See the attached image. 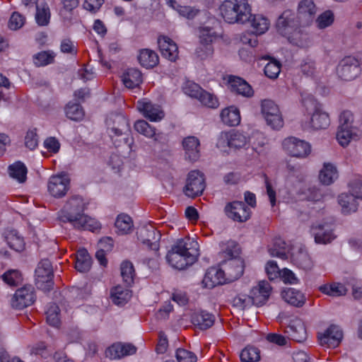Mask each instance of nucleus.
Returning a JSON list of instances; mask_svg holds the SVG:
<instances>
[{"label": "nucleus", "instance_id": "47", "mask_svg": "<svg viewBox=\"0 0 362 362\" xmlns=\"http://www.w3.org/2000/svg\"><path fill=\"white\" fill-rule=\"evenodd\" d=\"M66 117L74 121H80L84 117V111L78 103H68L65 107Z\"/></svg>", "mask_w": 362, "mask_h": 362}, {"label": "nucleus", "instance_id": "20", "mask_svg": "<svg viewBox=\"0 0 362 362\" xmlns=\"http://www.w3.org/2000/svg\"><path fill=\"white\" fill-rule=\"evenodd\" d=\"M316 13V6L313 0H302L298 4V16L303 25H310Z\"/></svg>", "mask_w": 362, "mask_h": 362}, {"label": "nucleus", "instance_id": "1", "mask_svg": "<svg viewBox=\"0 0 362 362\" xmlns=\"http://www.w3.org/2000/svg\"><path fill=\"white\" fill-rule=\"evenodd\" d=\"M84 203L81 197L73 196L58 214L62 223H69L74 228L95 231L100 228V223L95 218L83 214Z\"/></svg>", "mask_w": 362, "mask_h": 362}, {"label": "nucleus", "instance_id": "4", "mask_svg": "<svg viewBox=\"0 0 362 362\" xmlns=\"http://www.w3.org/2000/svg\"><path fill=\"white\" fill-rule=\"evenodd\" d=\"M249 141L250 138L246 133L238 130L222 132L218 136L216 146L223 150L226 147L236 150L245 148Z\"/></svg>", "mask_w": 362, "mask_h": 362}, {"label": "nucleus", "instance_id": "28", "mask_svg": "<svg viewBox=\"0 0 362 362\" xmlns=\"http://www.w3.org/2000/svg\"><path fill=\"white\" fill-rule=\"evenodd\" d=\"M311 230L317 243L327 244L330 243L335 238L331 227L327 224L314 225Z\"/></svg>", "mask_w": 362, "mask_h": 362}, {"label": "nucleus", "instance_id": "58", "mask_svg": "<svg viewBox=\"0 0 362 362\" xmlns=\"http://www.w3.org/2000/svg\"><path fill=\"white\" fill-rule=\"evenodd\" d=\"M334 13L331 11H326L321 13L316 20L317 26L324 29L331 25L334 22Z\"/></svg>", "mask_w": 362, "mask_h": 362}, {"label": "nucleus", "instance_id": "9", "mask_svg": "<svg viewBox=\"0 0 362 362\" xmlns=\"http://www.w3.org/2000/svg\"><path fill=\"white\" fill-rule=\"evenodd\" d=\"M299 26L307 25H303L298 16L291 10L284 11L278 18L276 24L278 33L284 37Z\"/></svg>", "mask_w": 362, "mask_h": 362}, {"label": "nucleus", "instance_id": "53", "mask_svg": "<svg viewBox=\"0 0 362 362\" xmlns=\"http://www.w3.org/2000/svg\"><path fill=\"white\" fill-rule=\"evenodd\" d=\"M218 35L214 28L204 27L199 29V42L204 44L211 45L216 40Z\"/></svg>", "mask_w": 362, "mask_h": 362}, {"label": "nucleus", "instance_id": "44", "mask_svg": "<svg viewBox=\"0 0 362 362\" xmlns=\"http://www.w3.org/2000/svg\"><path fill=\"white\" fill-rule=\"evenodd\" d=\"M319 289L322 293L333 297L344 296L347 292L346 287L339 283L325 284L320 286Z\"/></svg>", "mask_w": 362, "mask_h": 362}, {"label": "nucleus", "instance_id": "41", "mask_svg": "<svg viewBox=\"0 0 362 362\" xmlns=\"http://www.w3.org/2000/svg\"><path fill=\"white\" fill-rule=\"evenodd\" d=\"M9 175L19 183L26 180L28 170L25 164L21 161L16 162L8 166Z\"/></svg>", "mask_w": 362, "mask_h": 362}, {"label": "nucleus", "instance_id": "61", "mask_svg": "<svg viewBox=\"0 0 362 362\" xmlns=\"http://www.w3.org/2000/svg\"><path fill=\"white\" fill-rule=\"evenodd\" d=\"M203 90L198 84L191 81L187 82L183 87V91L186 95L197 99H199Z\"/></svg>", "mask_w": 362, "mask_h": 362}, {"label": "nucleus", "instance_id": "31", "mask_svg": "<svg viewBox=\"0 0 362 362\" xmlns=\"http://www.w3.org/2000/svg\"><path fill=\"white\" fill-rule=\"evenodd\" d=\"M192 324L202 330L211 327L214 323V317L204 310L197 311L192 315Z\"/></svg>", "mask_w": 362, "mask_h": 362}, {"label": "nucleus", "instance_id": "35", "mask_svg": "<svg viewBox=\"0 0 362 362\" xmlns=\"http://www.w3.org/2000/svg\"><path fill=\"white\" fill-rule=\"evenodd\" d=\"M247 22L250 23V25L253 29L252 33H255L257 35H262L267 31L270 25L269 21L266 17L260 14H251Z\"/></svg>", "mask_w": 362, "mask_h": 362}, {"label": "nucleus", "instance_id": "45", "mask_svg": "<svg viewBox=\"0 0 362 362\" xmlns=\"http://www.w3.org/2000/svg\"><path fill=\"white\" fill-rule=\"evenodd\" d=\"M117 229V233L120 234H127L129 233L133 228V221L132 218L124 214L118 215L115 223Z\"/></svg>", "mask_w": 362, "mask_h": 362}, {"label": "nucleus", "instance_id": "26", "mask_svg": "<svg viewBox=\"0 0 362 362\" xmlns=\"http://www.w3.org/2000/svg\"><path fill=\"white\" fill-rule=\"evenodd\" d=\"M223 272H221V268L211 267L209 268L202 280L204 287L212 288L217 285L226 283V277L223 276Z\"/></svg>", "mask_w": 362, "mask_h": 362}, {"label": "nucleus", "instance_id": "24", "mask_svg": "<svg viewBox=\"0 0 362 362\" xmlns=\"http://www.w3.org/2000/svg\"><path fill=\"white\" fill-rule=\"evenodd\" d=\"M285 332L288 337L297 342H303L307 338V332L303 322L296 319L291 322Z\"/></svg>", "mask_w": 362, "mask_h": 362}, {"label": "nucleus", "instance_id": "29", "mask_svg": "<svg viewBox=\"0 0 362 362\" xmlns=\"http://www.w3.org/2000/svg\"><path fill=\"white\" fill-rule=\"evenodd\" d=\"M3 237L11 249L17 252H21L24 249V239L16 230H5Z\"/></svg>", "mask_w": 362, "mask_h": 362}, {"label": "nucleus", "instance_id": "21", "mask_svg": "<svg viewBox=\"0 0 362 362\" xmlns=\"http://www.w3.org/2000/svg\"><path fill=\"white\" fill-rule=\"evenodd\" d=\"M160 52L163 57L171 62H175L178 56L177 45L168 37L160 36L158 39Z\"/></svg>", "mask_w": 362, "mask_h": 362}, {"label": "nucleus", "instance_id": "54", "mask_svg": "<svg viewBox=\"0 0 362 362\" xmlns=\"http://www.w3.org/2000/svg\"><path fill=\"white\" fill-rule=\"evenodd\" d=\"M4 281L11 286H17L22 282L23 278L21 272L17 269H11L2 275Z\"/></svg>", "mask_w": 362, "mask_h": 362}, {"label": "nucleus", "instance_id": "56", "mask_svg": "<svg viewBox=\"0 0 362 362\" xmlns=\"http://www.w3.org/2000/svg\"><path fill=\"white\" fill-rule=\"evenodd\" d=\"M281 66L280 62L276 60L269 62L264 66V74L269 78H276L281 71Z\"/></svg>", "mask_w": 362, "mask_h": 362}, {"label": "nucleus", "instance_id": "13", "mask_svg": "<svg viewBox=\"0 0 362 362\" xmlns=\"http://www.w3.org/2000/svg\"><path fill=\"white\" fill-rule=\"evenodd\" d=\"M227 216L235 221L245 222L250 216V209L243 202H233L225 206Z\"/></svg>", "mask_w": 362, "mask_h": 362}, {"label": "nucleus", "instance_id": "7", "mask_svg": "<svg viewBox=\"0 0 362 362\" xmlns=\"http://www.w3.org/2000/svg\"><path fill=\"white\" fill-rule=\"evenodd\" d=\"M228 256L231 258L221 264V272H223V276L226 277V283L232 282L239 279L243 274V262L239 258L235 257L238 255H234L231 250H227L226 251Z\"/></svg>", "mask_w": 362, "mask_h": 362}, {"label": "nucleus", "instance_id": "19", "mask_svg": "<svg viewBox=\"0 0 362 362\" xmlns=\"http://www.w3.org/2000/svg\"><path fill=\"white\" fill-rule=\"evenodd\" d=\"M291 257L292 262L298 268L305 271L310 270L313 267V261L303 247H296L291 249Z\"/></svg>", "mask_w": 362, "mask_h": 362}, {"label": "nucleus", "instance_id": "40", "mask_svg": "<svg viewBox=\"0 0 362 362\" xmlns=\"http://www.w3.org/2000/svg\"><path fill=\"white\" fill-rule=\"evenodd\" d=\"M282 297L286 302L296 307L303 306L305 301L304 295L294 288L284 291L282 293Z\"/></svg>", "mask_w": 362, "mask_h": 362}, {"label": "nucleus", "instance_id": "62", "mask_svg": "<svg viewBox=\"0 0 362 362\" xmlns=\"http://www.w3.org/2000/svg\"><path fill=\"white\" fill-rule=\"evenodd\" d=\"M266 273L270 280L275 279L281 276V271L279 269L275 261H269L265 267Z\"/></svg>", "mask_w": 362, "mask_h": 362}, {"label": "nucleus", "instance_id": "32", "mask_svg": "<svg viewBox=\"0 0 362 362\" xmlns=\"http://www.w3.org/2000/svg\"><path fill=\"white\" fill-rule=\"evenodd\" d=\"M121 78L124 85L128 88L138 87L142 82V74L139 69L135 68L126 69Z\"/></svg>", "mask_w": 362, "mask_h": 362}, {"label": "nucleus", "instance_id": "52", "mask_svg": "<svg viewBox=\"0 0 362 362\" xmlns=\"http://www.w3.org/2000/svg\"><path fill=\"white\" fill-rule=\"evenodd\" d=\"M279 107L270 100H264L262 102V112L266 119L270 116H276L275 122L279 124L278 117H276V113H279Z\"/></svg>", "mask_w": 362, "mask_h": 362}, {"label": "nucleus", "instance_id": "30", "mask_svg": "<svg viewBox=\"0 0 362 362\" xmlns=\"http://www.w3.org/2000/svg\"><path fill=\"white\" fill-rule=\"evenodd\" d=\"M330 124L329 115L322 110V107L312 113L310 118V127L315 130L327 129Z\"/></svg>", "mask_w": 362, "mask_h": 362}, {"label": "nucleus", "instance_id": "48", "mask_svg": "<svg viewBox=\"0 0 362 362\" xmlns=\"http://www.w3.org/2000/svg\"><path fill=\"white\" fill-rule=\"evenodd\" d=\"M55 54L52 51H42L33 56L34 64L37 66H43L54 62Z\"/></svg>", "mask_w": 362, "mask_h": 362}, {"label": "nucleus", "instance_id": "42", "mask_svg": "<svg viewBox=\"0 0 362 362\" xmlns=\"http://www.w3.org/2000/svg\"><path fill=\"white\" fill-rule=\"evenodd\" d=\"M291 249L288 245L281 238L274 240L272 247L269 248V252L271 256L277 257L282 259H286L288 257Z\"/></svg>", "mask_w": 362, "mask_h": 362}, {"label": "nucleus", "instance_id": "51", "mask_svg": "<svg viewBox=\"0 0 362 362\" xmlns=\"http://www.w3.org/2000/svg\"><path fill=\"white\" fill-rule=\"evenodd\" d=\"M46 319L47 323L52 327H57L59 325V308L56 304L52 303L49 305L46 312Z\"/></svg>", "mask_w": 362, "mask_h": 362}, {"label": "nucleus", "instance_id": "2", "mask_svg": "<svg viewBox=\"0 0 362 362\" xmlns=\"http://www.w3.org/2000/svg\"><path fill=\"white\" fill-rule=\"evenodd\" d=\"M198 256V243L194 238L186 237L177 240L168 252L166 259L173 267L183 269L195 262Z\"/></svg>", "mask_w": 362, "mask_h": 362}, {"label": "nucleus", "instance_id": "57", "mask_svg": "<svg viewBox=\"0 0 362 362\" xmlns=\"http://www.w3.org/2000/svg\"><path fill=\"white\" fill-rule=\"evenodd\" d=\"M198 100L202 104L210 108H216L219 105L216 96L205 90L202 91Z\"/></svg>", "mask_w": 362, "mask_h": 362}, {"label": "nucleus", "instance_id": "27", "mask_svg": "<svg viewBox=\"0 0 362 362\" xmlns=\"http://www.w3.org/2000/svg\"><path fill=\"white\" fill-rule=\"evenodd\" d=\"M304 28L305 27L299 26L284 37L294 46L300 48L306 47L310 44V37Z\"/></svg>", "mask_w": 362, "mask_h": 362}, {"label": "nucleus", "instance_id": "43", "mask_svg": "<svg viewBox=\"0 0 362 362\" xmlns=\"http://www.w3.org/2000/svg\"><path fill=\"white\" fill-rule=\"evenodd\" d=\"M92 260L86 249H80L76 253L75 268L80 272H88L91 267Z\"/></svg>", "mask_w": 362, "mask_h": 362}, {"label": "nucleus", "instance_id": "6", "mask_svg": "<svg viewBox=\"0 0 362 362\" xmlns=\"http://www.w3.org/2000/svg\"><path fill=\"white\" fill-rule=\"evenodd\" d=\"M205 187L204 174L199 170H192L187 175L183 192L188 197L194 198L202 194Z\"/></svg>", "mask_w": 362, "mask_h": 362}, {"label": "nucleus", "instance_id": "38", "mask_svg": "<svg viewBox=\"0 0 362 362\" xmlns=\"http://www.w3.org/2000/svg\"><path fill=\"white\" fill-rule=\"evenodd\" d=\"M140 64L145 68H153L158 63V56L153 50L144 49L140 51L138 56Z\"/></svg>", "mask_w": 362, "mask_h": 362}, {"label": "nucleus", "instance_id": "15", "mask_svg": "<svg viewBox=\"0 0 362 362\" xmlns=\"http://www.w3.org/2000/svg\"><path fill=\"white\" fill-rule=\"evenodd\" d=\"M138 240L152 250H158L160 234L152 226L142 227L137 231Z\"/></svg>", "mask_w": 362, "mask_h": 362}, {"label": "nucleus", "instance_id": "46", "mask_svg": "<svg viewBox=\"0 0 362 362\" xmlns=\"http://www.w3.org/2000/svg\"><path fill=\"white\" fill-rule=\"evenodd\" d=\"M357 136L354 128H338L337 139L341 146H346L350 141Z\"/></svg>", "mask_w": 362, "mask_h": 362}, {"label": "nucleus", "instance_id": "64", "mask_svg": "<svg viewBox=\"0 0 362 362\" xmlns=\"http://www.w3.org/2000/svg\"><path fill=\"white\" fill-rule=\"evenodd\" d=\"M25 23V18L18 12H14L9 20L8 27L13 30L21 28Z\"/></svg>", "mask_w": 362, "mask_h": 362}, {"label": "nucleus", "instance_id": "17", "mask_svg": "<svg viewBox=\"0 0 362 362\" xmlns=\"http://www.w3.org/2000/svg\"><path fill=\"white\" fill-rule=\"evenodd\" d=\"M136 107L146 118L151 122L160 121L165 115L159 105L146 100H139Z\"/></svg>", "mask_w": 362, "mask_h": 362}, {"label": "nucleus", "instance_id": "63", "mask_svg": "<svg viewBox=\"0 0 362 362\" xmlns=\"http://www.w3.org/2000/svg\"><path fill=\"white\" fill-rule=\"evenodd\" d=\"M38 145V136L35 129L28 130L25 136V146L30 150H34Z\"/></svg>", "mask_w": 362, "mask_h": 362}, {"label": "nucleus", "instance_id": "16", "mask_svg": "<svg viewBox=\"0 0 362 362\" xmlns=\"http://www.w3.org/2000/svg\"><path fill=\"white\" fill-rule=\"evenodd\" d=\"M69 180L66 175L52 176L47 184L49 194L56 198L64 197L69 188Z\"/></svg>", "mask_w": 362, "mask_h": 362}, {"label": "nucleus", "instance_id": "14", "mask_svg": "<svg viewBox=\"0 0 362 362\" xmlns=\"http://www.w3.org/2000/svg\"><path fill=\"white\" fill-rule=\"evenodd\" d=\"M106 124L112 138L114 136L127 135L130 131L127 118L122 115H112L106 119Z\"/></svg>", "mask_w": 362, "mask_h": 362}, {"label": "nucleus", "instance_id": "37", "mask_svg": "<svg viewBox=\"0 0 362 362\" xmlns=\"http://www.w3.org/2000/svg\"><path fill=\"white\" fill-rule=\"evenodd\" d=\"M338 202L341 206V211L344 214H349L357 210L356 198L352 193L350 194L346 193L340 194L338 197Z\"/></svg>", "mask_w": 362, "mask_h": 362}, {"label": "nucleus", "instance_id": "59", "mask_svg": "<svg viewBox=\"0 0 362 362\" xmlns=\"http://www.w3.org/2000/svg\"><path fill=\"white\" fill-rule=\"evenodd\" d=\"M301 101L303 105L308 112H314L316 109L320 108L322 105L313 98L310 94L303 93L301 95Z\"/></svg>", "mask_w": 362, "mask_h": 362}, {"label": "nucleus", "instance_id": "3", "mask_svg": "<svg viewBox=\"0 0 362 362\" xmlns=\"http://www.w3.org/2000/svg\"><path fill=\"white\" fill-rule=\"evenodd\" d=\"M219 9L226 22L241 24L247 23L252 10L247 0H225Z\"/></svg>", "mask_w": 362, "mask_h": 362}, {"label": "nucleus", "instance_id": "12", "mask_svg": "<svg viewBox=\"0 0 362 362\" xmlns=\"http://www.w3.org/2000/svg\"><path fill=\"white\" fill-rule=\"evenodd\" d=\"M337 74L345 81L354 79L360 73L359 62L354 57H346L337 66Z\"/></svg>", "mask_w": 362, "mask_h": 362}, {"label": "nucleus", "instance_id": "22", "mask_svg": "<svg viewBox=\"0 0 362 362\" xmlns=\"http://www.w3.org/2000/svg\"><path fill=\"white\" fill-rule=\"evenodd\" d=\"M136 351V348L131 344L117 343L110 346L105 354L111 359H119L122 357L132 355Z\"/></svg>", "mask_w": 362, "mask_h": 362}, {"label": "nucleus", "instance_id": "33", "mask_svg": "<svg viewBox=\"0 0 362 362\" xmlns=\"http://www.w3.org/2000/svg\"><path fill=\"white\" fill-rule=\"evenodd\" d=\"M221 119L228 126H237L240 122V110L235 106L226 107L221 112Z\"/></svg>", "mask_w": 362, "mask_h": 362}, {"label": "nucleus", "instance_id": "25", "mask_svg": "<svg viewBox=\"0 0 362 362\" xmlns=\"http://www.w3.org/2000/svg\"><path fill=\"white\" fill-rule=\"evenodd\" d=\"M229 86L230 90L237 94L245 98H251L254 95V90L251 86L244 79L234 76H229Z\"/></svg>", "mask_w": 362, "mask_h": 362}, {"label": "nucleus", "instance_id": "8", "mask_svg": "<svg viewBox=\"0 0 362 362\" xmlns=\"http://www.w3.org/2000/svg\"><path fill=\"white\" fill-rule=\"evenodd\" d=\"M36 299L35 288L32 285H25L17 289L11 300L13 308L22 310L31 305Z\"/></svg>", "mask_w": 362, "mask_h": 362}, {"label": "nucleus", "instance_id": "60", "mask_svg": "<svg viewBox=\"0 0 362 362\" xmlns=\"http://www.w3.org/2000/svg\"><path fill=\"white\" fill-rule=\"evenodd\" d=\"M178 362H197V355L185 349H177L175 354Z\"/></svg>", "mask_w": 362, "mask_h": 362}, {"label": "nucleus", "instance_id": "10", "mask_svg": "<svg viewBox=\"0 0 362 362\" xmlns=\"http://www.w3.org/2000/svg\"><path fill=\"white\" fill-rule=\"evenodd\" d=\"M284 150L290 156L297 158H305L310 153V145L294 136L285 139L282 143Z\"/></svg>", "mask_w": 362, "mask_h": 362}, {"label": "nucleus", "instance_id": "55", "mask_svg": "<svg viewBox=\"0 0 362 362\" xmlns=\"http://www.w3.org/2000/svg\"><path fill=\"white\" fill-rule=\"evenodd\" d=\"M135 130L141 134L148 138H153L155 135V128L151 127L145 120H138L134 124Z\"/></svg>", "mask_w": 362, "mask_h": 362}, {"label": "nucleus", "instance_id": "50", "mask_svg": "<svg viewBox=\"0 0 362 362\" xmlns=\"http://www.w3.org/2000/svg\"><path fill=\"white\" fill-rule=\"evenodd\" d=\"M243 362H256L260 359V351L255 346H247L240 353Z\"/></svg>", "mask_w": 362, "mask_h": 362}, {"label": "nucleus", "instance_id": "18", "mask_svg": "<svg viewBox=\"0 0 362 362\" xmlns=\"http://www.w3.org/2000/svg\"><path fill=\"white\" fill-rule=\"evenodd\" d=\"M272 287L268 281H261L253 287L250 292L252 304L257 306L264 305L270 296Z\"/></svg>", "mask_w": 362, "mask_h": 362}, {"label": "nucleus", "instance_id": "34", "mask_svg": "<svg viewBox=\"0 0 362 362\" xmlns=\"http://www.w3.org/2000/svg\"><path fill=\"white\" fill-rule=\"evenodd\" d=\"M36 5L35 20L40 26L47 25L50 19V11L47 4L45 0H36L34 2Z\"/></svg>", "mask_w": 362, "mask_h": 362}, {"label": "nucleus", "instance_id": "5", "mask_svg": "<svg viewBox=\"0 0 362 362\" xmlns=\"http://www.w3.org/2000/svg\"><path fill=\"white\" fill-rule=\"evenodd\" d=\"M35 285L37 288L45 292L52 289L53 269L49 259H45L39 262L35 269Z\"/></svg>", "mask_w": 362, "mask_h": 362}, {"label": "nucleus", "instance_id": "36", "mask_svg": "<svg viewBox=\"0 0 362 362\" xmlns=\"http://www.w3.org/2000/svg\"><path fill=\"white\" fill-rule=\"evenodd\" d=\"M132 297L131 291L122 286H117L112 288L110 298L112 303L117 305L126 304Z\"/></svg>", "mask_w": 362, "mask_h": 362}, {"label": "nucleus", "instance_id": "23", "mask_svg": "<svg viewBox=\"0 0 362 362\" xmlns=\"http://www.w3.org/2000/svg\"><path fill=\"white\" fill-rule=\"evenodd\" d=\"M199 140L194 136H189L182 141V147L185 151V158L190 161H196L200 156Z\"/></svg>", "mask_w": 362, "mask_h": 362}, {"label": "nucleus", "instance_id": "39", "mask_svg": "<svg viewBox=\"0 0 362 362\" xmlns=\"http://www.w3.org/2000/svg\"><path fill=\"white\" fill-rule=\"evenodd\" d=\"M338 173L337 168L331 163H325L320 172L319 180L325 185H329L337 178Z\"/></svg>", "mask_w": 362, "mask_h": 362}, {"label": "nucleus", "instance_id": "49", "mask_svg": "<svg viewBox=\"0 0 362 362\" xmlns=\"http://www.w3.org/2000/svg\"><path fill=\"white\" fill-rule=\"evenodd\" d=\"M121 275L124 282L130 286L134 282L135 276L134 268L132 262L124 261L121 264Z\"/></svg>", "mask_w": 362, "mask_h": 362}, {"label": "nucleus", "instance_id": "11", "mask_svg": "<svg viewBox=\"0 0 362 362\" xmlns=\"http://www.w3.org/2000/svg\"><path fill=\"white\" fill-rule=\"evenodd\" d=\"M317 338L321 346L334 349L340 344L343 338V332L339 326L331 325L322 332H318Z\"/></svg>", "mask_w": 362, "mask_h": 362}]
</instances>
